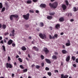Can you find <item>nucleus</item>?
I'll return each mask as SVG.
<instances>
[{
  "instance_id": "obj_1",
  "label": "nucleus",
  "mask_w": 78,
  "mask_h": 78,
  "mask_svg": "<svg viewBox=\"0 0 78 78\" xmlns=\"http://www.w3.org/2000/svg\"><path fill=\"white\" fill-rule=\"evenodd\" d=\"M49 6H50L51 8H53V9H55L57 8V6L58 5V2H55L52 4L51 3H50L49 4Z\"/></svg>"
},
{
  "instance_id": "obj_2",
  "label": "nucleus",
  "mask_w": 78,
  "mask_h": 78,
  "mask_svg": "<svg viewBox=\"0 0 78 78\" xmlns=\"http://www.w3.org/2000/svg\"><path fill=\"white\" fill-rule=\"evenodd\" d=\"M18 17H19V16L16 14H15L14 15L12 14V15H11L10 16V20L12 21V20H13V19H14L13 17H15V18L16 17V19H17Z\"/></svg>"
},
{
  "instance_id": "obj_3",
  "label": "nucleus",
  "mask_w": 78,
  "mask_h": 78,
  "mask_svg": "<svg viewBox=\"0 0 78 78\" xmlns=\"http://www.w3.org/2000/svg\"><path fill=\"white\" fill-rule=\"evenodd\" d=\"M23 16L24 19L26 20H28L29 19V17H30V14L28 13L26 15H23Z\"/></svg>"
},
{
  "instance_id": "obj_4",
  "label": "nucleus",
  "mask_w": 78,
  "mask_h": 78,
  "mask_svg": "<svg viewBox=\"0 0 78 78\" xmlns=\"http://www.w3.org/2000/svg\"><path fill=\"white\" fill-rule=\"evenodd\" d=\"M39 36L42 39H44V38H46V36L45 34L40 33L39 34Z\"/></svg>"
},
{
  "instance_id": "obj_5",
  "label": "nucleus",
  "mask_w": 78,
  "mask_h": 78,
  "mask_svg": "<svg viewBox=\"0 0 78 78\" xmlns=\"http://www.w3.org/2000/svg\"><path fill=\"white\" fill-rule=\"evenodd\" d=\"M6 68H9V69H11L12 67V65L10 63H6Z\"/></svg>"
},
{
  "instance_id": "obj_6",
  "label": "nucleus",
  "mask_w": 78,
  "mask_h": 78,
  "mask_svg": "<svg viewBox=\"0 0 78 78\" xmlns=\"http://www.w3.org/2000/svg\"><path fill=\"white\" fill-rule=\"evenodd\" d=\"M43 51H44V52H45L46 54H48V49L47 48H44L43 49Z\"/></svg>"
},
{
  "instance_id": "obj_7",
  "label": "nucleus",
  "mask_w": 78,
  "mask_h": 78,
  "mask_svg": "<svg viewBox=\"0 0 78 78\" xmlns=\"http://www.w3.org/2000/svg\"><path fill=\"white\" fill-rule=\"evenodd\" d=\"M67 42L66 43V45L67 46V47H69V46H70L71 45L70 44V40H67Z\"/></svg>"
},
{
  "instance_id": "obj_8",
  "label": "nucleus",
  "mask_w": 78,
  "mask_h": 78,
  "mask_svg": "<svg viewBox=\"0 0 78 78\" xmlns=\"http://www.w3.org/2000/svg\"><path fill=\"white\" fill-rule=\"evenodd\" d=\"M12 40H9L7 44L9 45H11V44H12Z\"/></svg>"
},
{
  "instance_id": "obj_9",
  "label": "nucleus",
  "mask_w": 78,
  "mask_h": 78,
  "mask_svg": "<svg viewBox=\"0 0 78 78\" xmlns=\"http://www.w3.org/2000/svg\"><path fill=\"white\" fill-rule=\"evenodd\" d=\"M62 7L63 9V10H66V8H67V6L63 4L62 6Z\"/></svg>"
},
{
  "instance_id": "obj_10",
  "label": "nucleus",
  "mask_w": 78,
  "mask_h": 78,
  "mask_svg": "<svg viewBox=\"0 0 78 78\" xmlns=\"http://www.w3.org/2000/svg\"><path fill=\"white\" fill-rule=\"evenodd\" d=\"M40 7L45 8L46 7V5L45 4H41L40 5Z\"/></svg>"
},
{
  "instance_id": "obj_11",
  "label": "nucleus",
  "mask_w": 78,
  "mask_h": 78,
  "mask_svg": "<svg viewBox=\"0 0 78 78\" xmlns=\"http://www.w3.org/2000/svg\"><path fill=\"white\" fill-rule=\"evenodd\" d=\"M59 22H64V17H61L59 19Z\"/></svg>"
},
{
  "instance_id": "obj_12",
  "label": "nucleus",
  "mask_w": 78,
  "mask_h": 78,
  "mask_svg": "<svg viewBox=\"0 0 78 78\" xmlns=\"http://www.w3.org/2000/svg\"><path fill=\"white\" fill-rule=\"evenodd\" d=\"M70 55H68L66 58V61L67 62H69V61H70Z\"/></svg>"
},
{
  "instance_id": "obj_13",
  "label": "nucleus",
  "mask_w": 78,
  "mask_h": 78,
  "mask_svg": "<svg viewBox=\"0 0 78 78\" xmlns=\"http://www.w3.org/2000/svg\"><path fill=\"white\" fill-rule=\"evenodd\" d=\"M62 51L63 54H67V51L65 50H62Z\"/></svg>"
},
{
  "instance_id": "obj_14",
  "label": "nucleus",
  "mask_w": 78,
  "mask_h": 78,
  "mask_svg": "<svg viewBox=\"0 0 78 78\" xmlns=\"http://www.w3.org/2000/svg\"><path fill=\"white\" fill-rule=\"evenodd\" d=\"M21 50H23V51H24L25 50H26L27 48L25 47L24 46H23L21 47Z\"/></svg>"
},
{
  "instance_id": "obj_15",
  "label": "nucleus",
  "mask_w": 78,
  "mask_h": 78,
  "mask_svg": "<svg viewBox=\"0 0 78 78\" xmlns=\"http://www.w3.org/2000/svg\"><path fill=\"white\" fill-rule=\"evenodd\" d=\"M2 28L4 29H6V26L5 24H3L2 26Z\"/></svg>"
},
{
  "instance_id": "obj_16",
  "label": "nucleus",
  "mask_w": 78,
  "mask_h": 78,
  "mask_svg": "<svg viewBox=\"0 0 78 78\" xmlns=\"http://www.w3.org/2000/svg\"><path fill=\"white\" fill-rule=\"evenodd\" d=\"M52 58L53 59H57V57L55 55H53L52 56Z\"/></svg>"
},
{
  "instance_id": "obj_17",
  "label": "nucleus",
  "mask_w": 78,
  "mask_h": 78,
  "mask_svg": "<svg viewBox=\"0 0 78 78\" xmlns=\"http://www.w3.org/2000/svg\"><path fill=\"white\" fill-rule=\"evenodd\" d=\"M33 48L35 50V51H38L39 50V48H37V47H36L34 46L33 47Z\"/></svg>"
},
{
  "instance_id": "obj_18",
  "label": "nucleus",
  "mask_w": 78,
  "mask_h": 78,
  "mask_svg": "<svg viewBox=\"0 0 78 78\" xmlns=\"http://www.w3.org/2000/svg\"><path fill=\"white\" fill-rule=\"evenodd\" d=\"M59 27H60V25L59 24H57L55 26V28H57V29Z\"/></svg>"
},
{
  "instance_id": "obj_19",
  "label": "nucleus",
  "mask_w": 78,
  "mask_h": 78,
  "mask_svg": "<svg viewBox=\"0 0 78 78\" xmlns=\"http://www.w3.org/2000/svg\"><path fill=\"white\" fill-rule=\"evenodd\" d=\"M55 14V12H53L49 13V15L50 16H53Z\"/></svg>"
},
{
  "instance_id": "obj_20",
  "label": "nucleus",
  "mask_w": 78,
  "mask_h": 78,
  "mask_svg": "<svg viewBox=\"0 0 78 78\" xmlns=\"http://www.w3.org/2000/svg\"><path fill=\"white\" fill-rule=\"evenodd\" d=\"M44 25V23L43 22H41L40 23V27H43Z\"/></svg>"
},
{
  "instance_id": "obj_21",
  "label": "nucleus",
  "mask_w": 78,
  "mask_h": 78,
  "mask_svg": "<svg viewBox=\"0 0 78 78\" xmlns=\"http://www.w3.org/2000/svg\"><path fill=\"white\" fill-rule=\"evenodd\" d=\"M71 58H72V59L73 60V61H75L76 57H75V56H72Z\"/></svg>"
},
{
  "instance_id": "obj_22",
  "label": "nucleus",
  "mask_w": 78,
  "mask_h": 78,
  "mask_svg": "<svg viewBox=\"0 0 78 78\" xmlns=\"http://www.w3.org/2000/svg\"><path fill=\"white\" fill-rule=\"evenodd\" d=\"M12 36H14V33L15 32V30L13 29L12 31Z\"/></svg>"
},
{
  "instance_id": "obj_23",
  "label": "nucleus",
  "mask_w": 78,
  "mask_h": 78,
  "mask_svg": "<svg viewBox=\"0 0 78 78\" xmlns=\"http://www.w3.org/2000/svg\"><path fill=\"white\" fill-rule=\"evenodd\" d=\"M65 3H66V4L67 6L69 5V2H68V1L67 0L65 1Z\"/></svg>"
},
{
  "instance_id": "obj_24",
  "label": "nucleus",
  "mask_w": 78,
  "mask_h": 78,
  "mask_svg": "<svg viewBox=\"0 0 78 78\" xmlns=\"http://www.w3.org/2000/svg\"><path fill=\"white\" fill-rule=\"evenodd\" d=\"M2 47L4 51H6V49L5 48V46L4 45H2Z\"/></svg>"
},
{
  "instance_id": "obj_25",
  "label": "nucleus",
  "mask_w": 78,
  "mask_h": 78,
  "mask_svg": "<svg viewBox=\"0 0 78 78\" xmlns=\"http://www.w3.org/2000/svg\"><path fill=\"white\" fill-rule=\"evenodd\" d=\"M27 3L28 4H31V1H27Z\"/></svg>"
},
{
  "instance_id": "obj_26",
  "label": "nucleus",
  "mask_w": 78,
  "mask_h": 78,
  "mask_svg": "<svg viewBox=\"0 0 78 78\" xmlns=\"http://www.w3.org/2000/svg\"><path fill=\"white\" fill-rule=\"evenodd\" d=\"M41 58L42 60L44 59V56H43V55H41Z\"/></svg>"
},
{
  "instance_id": "obj_27",
  "label": "nucleus",
  "mask_w": 78,
  "mask_h": 78,
  "mask_svg": "<svg viewBox=\"0 0 78 78\" xmlns=\"http://www.w3.org/2000/svg\"><path fill=\"white\" fill-rule=\"evenodd\" d=\"M2 8H3V4H2V3H0V8L2 9Z\"/></svg>"
},
{
  "instance_id": "obj_28",
  "label": "nucleus",
  "mask_w": 78,
  "mask_h": 78,
  "mask_svg": "<svg viewBox=\"0 0 78 78\" xmlns=\"http://www.w3.org/2000/svg\"><path fill=\"white\" fill-rule=\"evenodd\" d=\"M45 61L46 62H47V63H49V59H47V58L45 59Z\"/></svg>"
},
{
  "instance_id": "obj_29",
  "label": "nucleus",
  "mask_w": 78,
  "mask_h": 78,
  "mask_svg": "<svg viewBox=\"0 0 78 78\" xmlns=\"http://www.w3.org/2000/svg\"><path fill=\"white\" fill-rule=\"evenodd\" d=\"M5 8L3 7L2 9V10H1V12H2L4 11H5Z\"/></svg>"
},
{
  "instance_id": "obj_30",
  "label": "nucleus",
  "mask_w": 78,
  "mask_h": 78,
  "mask_svg": "<svg viewBox=\"0 0 78 78\" xmlns=\"http://www.w3.org/2000/svg\"><path fill=\"white\" fill-rule=\"evenodd\" d=\"M40 66L38 65H36V69H39L40 68Z\"/></svg>"
},
{
  "instance_id": "obj_31",
  "label": "nucleus",
  "mask_w": 78,
  "mask_h": 78,
  "mask_svg": "<svg viewBox=\"0 0 78 78\" xmlns=\"http://www.w3.org/2000/svg\"><path fill=\"white\" fill-rule=\"evenodd\" d=\"M28 71V69H23V72L24 73L27 72Z\"/></svg>"
},
{
  "instance_id": "obj_32",
  "label": "nucleus",
  "mask_w": 78,
  "mask_h": 78,
  "mask_svg": "<svg viewBox=\"0 0 78 78\" xmlns=\"http://www.w3.org/2000/svg\"><path fill=\"white\" fill-rule=\"evenodd\" d=\"M74 12H76L77 11V9H76V8L75 7H74Z\"/></svg>"
},
{
  "instance_id": "obj_33",
  "label": "nucleus",
  "mask_w": 78,
  "mask_h": 78,
  "mask_svg": "<svg viewBox=\"0 0 78 78\" xmlns=\"http://www.w3.org/2000/svg\"><path fill=\"white\" fill-rule=\"evenodd\" d=\"M18 60L20 62H22V59L21 58H19Z\"/></svg>"
},
{
  "instance_id": "obj_34",
  "label": "nucleus",
  "mask_w": 78,
  "mask_h": 78,
  "mask_svg": "<svg viewBox=\"0 0 78 78\" xmlns=\"http://www.w3.org/2000/svg\"><path fill=\"white\" fill-rule=\"evenodd\" d=\"M20 67L21 69H24V67H23V66L22 65H20Z\"/></svg>"
},
{
  "instance_id": "obj_35",
  "label": "nucleus",
  "mask_w": 78,
  "mask_h": 78,
  "mask_svg": "<svg viewBox=\"0 0 78 78\" xmlns=\"http://www.w3.org/2000/svg\"><path fill=\"white\" fill-rule=\"evenodd\" d=\"M69 77V76L68 75H66L64 76V78H67Z\"/></svg>"
},
{
  "instance_id": "obj_36",
  "label": "nucleus",
  "mask_w": 78,
  "mask_h": 78,
  "mask_svg": "<svg viewBox=\"0 0 78 78\" xmlns=\"http://www.w3.org/2000/svg\"><path fill=\"white\" fill-rule=\"evenodd\" d=\"M29 12H31L32 13H34V11L31 9L30 10Z\"/></svg>"
},
{
  "instance_id": "obj_37",
  "label": "nucleus",
  "mask_w": 78,
  "mask_h": 78,
  "mask_svg": "<svg viewBox=\"0 0 78 78\" xmlns=\"http://www.w3.org/2000/svg\"><path fill=\"white\" fill-rule=\"evenodd\" d=\"M53 18V16H49V20H51Z\"/></svg>"
},
{
  "instance_id": "obj_38",
  "label": "nucleus",
  "mask_w": 78,
  "mask_h": 78,
  "mask_svg": "<svg viewBox=\"0 0 78 78\" xmlns=\"http://www.w3.org/2000/svg\"><path fill=\"white\" fill-rule=\"evenodd\" d=\"M64 74H61V78H64Z\"/></svg>"
},
{
  "instance_id": "obj_39",
  "label": "nucleus",
  "mask_w": 78,
  "mask_h": 78,
  "mask_svg": "<svg viewBox=\"0 0 78 78\" xmlns=\"http://www.w3.org/2000/svg\"><path fill=\"white\" fill-rule=\"evenodd\" d=\"M58 34H55L54 36L55 37H56V38H58Z\"/></svg>"
},
{
  "instance_id": "obj_40",
  "label": "nucleus",
  "mask_w": 78,
  "mask_h": 78,
  "mask_svg": "<svg viewBox=\"0 0 78 78\" xmlns=\"http://www.w3.org/2000/svg\"><path fill=\"white\" fill-rule=\"evenodd\" d=\"M62 48L63 49H65L66 48V46L64 45V44H62Z\"/></svg>"
},
{
  "instance_id": "obj_41",
  "label": "nucleus",
  "mask_w": 78,
  "mask_h": 78,
  "mask_svg": "<svg viewBox=\"0 0 78 78\" xmlns=\"http://www.w3.org/2000/svg\"><path fill=\"white\" fill-rule=\"evenodd\" d=\"M41 65L42 67H44V62H42L41 63Z\"/></svg>"
},
{
  "instance_id": "obj_42",
  "label": "nucleus",
  "mask_w": 78,
  "mask_h": 78,
  "mask_svg": "<svg viewBox=\"0 0 78 78\" xmlns=\"http://www.w3.org/2000/svg\"><path fill=\"white\" fill-rule=\"evenodd\" d=\"M12 46L13 47H15V46H16V44L14 43H12Z\"/></svg>"
},
{
  "instance_id": "obj_43",
  "label": "nucleus",
  "mask_w": 78,
  "mask_h": 78,
  "mask_svg": "<svg viewBox=\"0 0 78 78\" xmlns=\"http://www.w3.org/2000/svg\"><path fill=\"white\" fill-rule=\"evenodd\" d=\"M66 16H68V17H69V13H66Z\"/></svg>"
},
{
  "instance_id": "obj_44",
  "label": "nucleus",
  "mask_w": 78,
  "mask_h": 78,
  "mask_svg": "<svg viewBox=\"0 0 78 78\" xmlns=\"http://www.w3.org/2000/svg\"><path fill=\"white\" fill-rule=\"evenodd\" d=\"M45 70L47 71L49 70V68L47 67H46L45 68Z\"/></svg>"
},
{
  "instance_id": "obj_45",
  "label": "nucleus",
  "mask_w": 78,
  "mask_h": 78,
  "mask_svg": "<svg viewBox=\"0 0 78 78\" xmlns=\"http://www.w3.org/2000/svg\"><path fill=\"white\" fill-rule=\"evenodd\" d=\"M25 26H26V28H29V25H28V24L25 25Z\"/></svg>"
},
{
  "instance_id": "obj_46",
  "label": "nucleus",
  "mask_w": 78,
  "mask_h": 78,
  "mask_svg": "<svg viewBox=\"0 0 78 78\" xmlns=\"http://www.w3.org/2000/svg\"><path fill=\"white\" fill-rule=\"evenodd\" d=\"M11 60V58H10V57L9 56L8 57V61H9V60Z\"/></svg>"
},
{
  "instance_id": "obj_47",
  "label": "nucleus",
  "mask_w": 78,
  "mask_h": 78,
  "mask_svg": "<svg viewBox=\"0 0 78 78\" xmlns=\"http://www.w3.org/2000/svg\"><path fill=\"white\" fill-rule=\"evenodd\" d=\"M33 2H37V0H33Z\"/></svg>"
},
{
  "instance_id": "obj_48",
  "label": "nucleus",
  "mask_w": 78,
  "mask_h": 78,
  "mask_svg": "<svg viewBox=\"0 0 78 78\" xmlns=\"http://www.w3.org/2000/svg\"><path fill=\"white\" fill-rule=\"evenodd\" d=\"M7 34H9V33L8 32H6L5 34V36H6Z\"/></svg>"
},
{
  "instance_id": "obj_49",
  "label": "nucleus",
  "mask_w": 78,
  "mask_h": 78,
  "mask_svg": "<svg viewBox=\"0 0 78 78\" xmlns=\"http://www.w3.org/2000/svg\"><path fill=\"white\" fill-rule=\"evenodd\" d=\"M76 62H77V63H78V58H76Z\"/></svg>"
},
{
  "instance_id": "obj_50",
  "label": "nucleus",
  "mask_w": 78,
  "mask_h": 78,
  "mask_svg": "<svg viewBox=\"0 0 78 78\" xmlns=\"http://www.w3.org/2000/svg\"><path fill=\"white\" fill-rule=\"evenodd\" d=\"M73 66L74 67H76V65L75 64H73Z\"/></svg>"
},
{
  "instance_id": "obj_51",
  "label": "nucleus",
  "mask_w": 78,
  "mask_h": 78,
  "mask_svg": "<svg viewBox=\"0 0 78 78\" xmlns=\"http://www.w3.org/2000/svg\"><path fill=\"white\" fill-rule=\"evenodd\" d=\"M54 54L55 55H58V52H55L54 53Z\"/></svg>"
},
{
  "instance_id": "obj_52",
  "label": "nucleus",
  "mask_w": 78,
  "mask_h": 78,
  "mask_svg": "<svg viewBox=\"0 0 78 78\" xmlns=\"http://www.w3.org/2000/svg\"><path fill=\"white\" fill-rule=\"evenodd\" d=\"M70 22H73L74 21V20L73 19H71L70 20Z\"/></svg>"
},
{
  "instance_id": "obj_53",
  "label": "nucleus",
  "mask_w": 78,
  "mask_h": 78,
  "mask_svg": "<svg viewBox=\"0 0 78 78\" xmlns=\"http://www.w3.org/2000/svg\"><path fill=\"white\" fill-rule=\"evenodd\" d=\"M49 38L50 39H52V37L51 36L49 35Z\"/></svg>"
},
{
  "instance_id": "obj_54",
  "label": "nucleus",
  "mask_w": 78,
  "mask_h": 78,
  "mask_svg": "<svg viewBox=\"0 0 78 78\" xmlns=\"http://www.w3.org/2000/svg\"><path fill=\"white\" fill-rule=\"evenodd\" d=\"M35 66V65L34 64L31 66V67L33 68V67H34Z\"/></svg>"
},
{
  "instance_id": "obj_55",
  "label": "nucleus",
  "mask_w": 78,
  "mask_h": 78,
  "mask_svg": "<svg viewBox=\"0 0 78 78\" xmlns=\"http://www.w3.org/2000/svg\"><path fill=\"white\" fill-rule=\"evenodd\" d=\"M14 66H17V63H16V62H14Z\"/></svg>"
},
{
  "instance_id": "obj_56",
  "label": "nucleus",
  "mask_w": 78,
  "mask_h": 78,
  "mask_svg": "<svg viewBox=\"0 0 78 78\" xmlns=\"http://www.w3.org/2000/svg\"><path fill=\"white\" fill-rule=\"evenodd\" d=\"M0 43L1 44H3V40L1 41Z\"/></svg>"
},
{
  "instance_id": "obj_57",
  "label": "nucleus",
  "mask_w": 78,
  "mask_h": 78,
  "mask_svg": "<svg viewBox=\"0 0 78 78\" xmlns=\"http://www.w3.org/2000/svg\"><path fill=\"white\" fill-rule=\"evenodd\" d=\"M51 72H49V76H51Z\"/></svg>"
},
{
  "instance_id": "obj_58",
  "label": "nucleus",
  "mask_w": 78,
  "mask_h": 78,
  "mask_svg": "<svg viewBox=\"0 0 78 78\" xmlns=\"http://www.w3.org/2000/svg\"><path fill=\"white\" fill-rule=\"evenodd\" d=\"M16 58H19V56L18 55H17L16 57Z\"/></svg>"
},
{
  "instance_id": "obj_59",
  "label": "nucleus",
  "mask_w": 78,
  "mask_h": 78,
  "mask_svg": "<svg viewBox=\"0 0 78 78\" xmlns=\"http://www.w3.org/2000/svg\"><path fill=\"white\" fill-rule=\"evenodd\" d=\"M69 16L70 15V16H72V14L71 13H69Z\"/></svg>"
},
{
  "instance_id": "obj_60",
  "label": "nucleus",
  "mask_w": 78,
  "mask_h": 78,
  "mask_svg": "<svg viewBox=\"0 0 78 78\" xmlns=\"http://www.w3.org/2000/svg\"><path fill=\"white\" fill-rule=\"evenodd\" d=\"M12 77H14V73H12Z\"/></svg>"
},
{
  "instance_id": "obj_61",
  "label": "nucleus",
  "mask_w": 78,
  "mask_h": 78,
  "mask_svg": "<svg viewBox=\"0 0 78 78\" xmlns=\"http://www.w3.org/2000/svg\"><path fill=\"white\" fill-rule=\"evenodd\" d=\"M36 13H39V11L38 10H36Z\"/></svg>"
},
{
  "instance_id": "obj_62",
  "label": "nucleus",
  "mask_w": 78,
  "mask_h": 78,
  "mask_svg": "<svg viewBox=\"0 0 78 78\" xmlns=\"http://www.w3.org/2000/svg\"><path fill=\"white\" fill-rule=\"evenodd\" d=\"M4 42L5 43H6V40L4 39Z\"/></svg>"
},
{
  "instance_id": "obj_63",
  "label": "nucleus",
  "mask_w": 78,
  "mask_h": 78,
  "mask_svg": "<svg viewBox=\"0 0 78 78\" xmlns=\"http://www.w3.org/2000/svg\"><path fill=\"white\" fill-rule=\"evenodd\" d=\"M61 35H63L64 34V32H62L60 34Z\"/></svg>"
},
{
  "instance_id": "obj_64",
  "label": "nucleus",
  "mask_w": 78,
  "mask_h": 78,
  "mask_svg": "<svg viewBox=\"0 0 78 78\" xmlns=\"http://www.w3.org/2000/svg\"><path fill=\"white\" fill-rule=\"evenodd\" d=\"M55 73L57 72V73H58V70H55Z\"/></svg>"
}]
</instances>
